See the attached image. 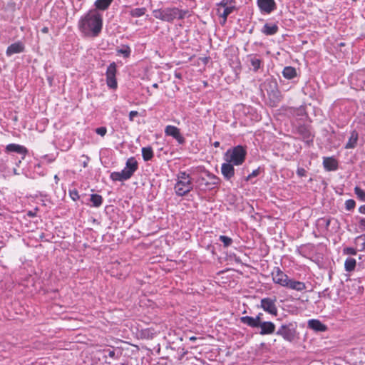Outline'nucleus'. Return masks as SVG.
Listing matches in <instances>:
<instances>
[{
    "instance_id": "1",
    "label": "nucleus",
    "mask_w": 365,
    "mask_h": 365,
    "mask_svg": "<svg viewBox=\"0 0 365 365\" xmlns=\"http://www.w3.org/2000/svg\"><path fill=\"white\" fill-rule=\"evenodd\" d=\"M103 18L96 9H91L78 22L80 31L86 36L96 37L101 32Z\"/></svg>"
},
{
    "instance_id": "2",
    "label": "nucleus",
    "mask_w": 365,
    "mask_h": 365,
    "mask_svg": "<svg viewBox=\"0 0 365 365\" xmlns=\"http://www.w3.org/2000/svg\"><path fill=\"white\" fill-rule=\"evenodd\" d=\"M197 176L195 180L197 187L203 191L212 190L217 187L220 179L214 174L202 168L197 169Z\"/></svg>"
},
{
    "instance_id": "3",
    "label": "nucleus",
    "mask_w": 365,
    "mask_h": 365,
    "mask_svg": "<svg viewBox=\"0 0 365 365\" xmlns=\"http://www.w3.org/2000/svg\"><path fill=\"white\" fill-rule=\"evenodd\" d=\"M153 15L163 21H171L175 19H184L189 15V11L180 10L178 8H166L154 10Z\"/></svg>"
},
{
    "instance_id": "4",
    "label": "nucleus",
    "mask_w": 365,
    "mask_h": 365,
    "mask_svg": "<svg viewBox=\"0 0 365 365\" xmlns=\"http://www.w3.org/2000/svg\"><path fill=\"white\" fill-rule=\"evenodd\" d=\"M138 165L135 158H128L125 163V168L120 172H113L110 174V178L113 181H124L130 179L138 170Z\"/></svg>"
},
{
    "instance_id": "5",
    "label": "nucleus",
    "mask_w": 365,
    "mask_h": 365,
    "mask_svg": "<svg viewBox=\"0 0 365 365\" xmlns=\"http://www.w3.org/2000/svg\"><path fill=\"white\" fill-rule=\"evenodd\" d=\"M138 165L135 158H128L125 163V168L120 172H113L110 174V178L113 181H124L130 179L138 170Z\"/></svg>"
},
{
    "instance_id": "6",
    "label": "nucleus",
    "mask_w": 365,
    "mask_h": 365,
    "mask_svg": "<svg viewBox=\"0 0 365 365\" xmlns=\"http://www.w3.org/2000/svg\"><path fill=\"white\" fill-rule=\"evenodd\" d=\"M261 89L267 91L269 98L273 106H276L282 101V96L278 88L277 82L274 78H272L266 79L261 85Z\"/></svg>"
},
{
    "instance_id": "7",
    "label": "nucleus",
    "mask_w": 365,
    "mask_h": 365,
    "mask_svg": "<svg viewBox=\"0 0 365 365\" xmlns=\"http://www.w3.org/2000/svg\"><path fill=\"white\" fill-rule=\"evenodd\" d=\"M247 151L245 148L241 145L234 147L229 149L225 154L226 162L232 163L235 165H242L246 158Z\"/></svg>"
},
{
    "instance_id": "8",
    "label": "nucleus",
    "mask_w": 365,
    "mask_h": 365,
    "mask_svg": "<svg viewBox=\"0 0 365 365\" xmlns=\"http://www.w3.org/2000/svg\"><path fill=\"white\" fill-rule=\"evenodd\" d=\"M250 323H251V328L257 329L259 328V334L261 335H269L275 333V325L272 322H264L257 324L258 322V319L255 321L253 319L249 320Z\"/></svg>"
},
{
    "instance_id": "9",
    "label": "nucleus",
    "mask_w": 365,
    "mask_h": 365,
    "mask_svg": "<svg viewBox=\"0 0 365 365\" xmlns=\"http://www.w3.org/2000/svg\"><path fill=\"white\" fill-rule=\"evenodd\" d=\"M232 1H220L217 4V14L222 18L221 24H225L227 16L236 9L235 6L231 5Z\"/></svg>"
},
{
    "instance_id": "10",
    "label": "nucleus",
    "mask_w": 365,
    "mask_h": 365,
    "mask_svg": "<svg viewBox=\"0 0 365 365\" xmlns=\"http://www.w3.org/2000/svg\"><path fill=\"white\" fill-rule=\"evenodd\" d=\"M277 298L265 297L262 298L260 301V305L257 307L262 308L267 313L277 316L278 314V309L276 305Z\"/></svg>"
},
{
    "instance_id": "11",
    "label": "nucleus",
    "mask_w": 365,
    "mask_h": 365,
    "mask_svg": "<svg viewBox=\"0 0 365 365\" xmlns=\"http://www.w3.org/2000/svg\"><path fill=\"white\" fill-rule=\"evenodd\" d=\"M292 324H282L275 334L281 336L284 340L292 341L294 339L295 330Z\"/></svg>"
},
{
    "instance_id": "12",
    "label": "nucleus",
    "mask_w": 365,
    "mask_h": 365,
    "mask_svg": "<svg viewBox=\"0 0 365 365\" xmlns=\"http://www.w3.org/2000/svg\"><path fill=\"white\" fill-rule=\"evenodd\" d=\"M192 180H178L175 185V191L177 195L184 196L192 190Z\"/></svg>"
},
{
    "instance_id": "13",
    "label": "nucleus",
    "mask_w": 365,
    "mask_h": 365,
    "mask_svg": "<svg viewBox=\"0 0 365 365\" xmlns=\"http://www.w3.org/2000/svg\"><path fill=\"white\" fill-rule=\"evenodd\" d=\"M116 72V64L113 62L107 68L106 73L107 86L112 89H115L118 86L117 81L115 78Z\"/></svg>"
},
{
    "instance_id": "14",
    "label": "nucleus",
    "mask_w": 365,
    "mask_h": 365,
    "mask_svg": "<svg viewBox=\"0 0 365 365\" xmlns=\"http://www.w3.org/2000/svg\"><path fill=\"white\" fill-rule=\"evenodd\" d=\"M271 274L273 282L282 287H284V284L289 279V277L279 267H274Z\"/></svg>"
},
{
    "instance_id": "15",
    "label": "nucleus",
    "mask_w": 365,
    "mask_h": 365,
    "mask_svg": "<svg viewBox=\"0 0 365 365\" xmlns=\"http://www.w3.org/2000/svg\"><path fill=\"white\" fill-rule=\"evenodd\" d=\"M165 133L167 135L172 136L180 144L185 143V138L181 135L180 129L175 126L167 125L165 129Z\"/></svg>"
},
{
    "instance_id": "16",
    "label": "nucleus",
    "mask_w": 365,
    "mask_h": 365,
    "mask_svg": "<svg viewBox=\"0 0 365 365\" xmlns=\"http://www.w3.org/2000/svg\"><path fill=\"white\" fill-rule=\"evenodd\" d=\"M5 151L7 153H16L20 154L21 155V159H24L28 153V150L26 149V148H25L23 145L15 143H11L7 145L5 148Z\"/></svg>"
},
{
    "instance_id": "17",
    "label": "nucleus",
    "mask_w": 365,
    "mask_h": 365,
    "mask_svg": "<svg viewBox=\"0 0 365 365\" xmlns=\"http://www.w3.org/2000/svg\"><path fill=\"white\" fill-rule=\"evenodd\" d=\"M297 133L300 135V138L307 143L313 141V136L311 130L307 125H301L297 128Z\"/></svg>"
},
{
    "instance_id": "18",
    "label": "nucleus",
    "mask_w": 365,
    "mask_h": 365,
    "mask_svg": "<svg viewBox=\"0 0 365 365\" xmlns=\"http://www.w3.org/2000/svg\"><path fill=\"white\" fill-rule=\"evenodd\" d=\"M286 288L293 289L297 292H302L307 289L306 284L303 282L297 281L289 277L287 282L284 284Z\"/></svg>"
},
{
    "instance_id": "19",
    "label": "nucleus",
    "mask_w": 365,
    "mask_h": 365,
    "mask_svg": "<svg viewBox=\"0 0 365 365\" xmlns=\"http://www.w3.org/2000/svg\"><path fill=\"white\" fill-rule=\"evenodd\" d=\"M25 50V46L21 41L15 42L8 46L6 54L7 56H11L16 53H20Z\"/></svg>"
},
{
    "instance_id": "20",
    "label": "nucleus",
    "mask_w": 365,
    "mask_h": 365,
    "mask_svg": "<svg viewBox=\"0 0 365 365\" xmlns=\"http://www.w3.org/2000/svg\"><path fill=\"white\" fill-rule=\"evenodd\" d=\"M232 163H225L222 165L221 172L224 178L229 180H230L235 175V168Z\"/></svg>"
},
{
    "instance_id": "21",
    "label": "nucleus",
    "mask_w": 365,
    "mask_h": 365,
    "mask_svg": "<svg viewBox=\"0 0 365 365\" xmlns=\"http://www.w3.org/2000/svg\"><path fill=\"white\" fill-rule=\"evenodd\" d=\"M257 5L263 14H270L277 9L275 1H257Z\"/></svg>"
},
{
    "instance_id": "22",
    "label": "nucleus",
    "mask_w": 365,
    "mask_h": 365,
    "mask_svg": "<svg viewBox=\"0 0 365 365\" xmlns=\"http://www.w3.org/2000/svg\"><path fill=\"white\" fill-rule=\"evenodd\" d=\"M323 165L325 170L328 171L336 170L338 168V163L336 160L332 157L324 158Z\"/></svg>"
},
{
    "instance_id": "23",
    "label": "nucleus",
    "mask_w": 365,
    "mask_h": 365,
    "mask_svg": "<svg viewBox=\"0 0 365 365\" xmlns=\"http://www.w3.org/2000/svg\"><path fill=\"white\" fill-rule=\"evenodd\" d=\"M308 326L310 329L317 331H324L327 330V327L317 319L309 320Z\"/></svg>"
},
{
    "instance_id": "24",
    "label": "nucleus",
    "mask_w": 365,
    "mask_h": 365,
    "mask_svg": "<svg viewBox=\"0 0 365 365\" xmlns=\"http://www.w3.org/2000/svg\"><path fill=\"white\" fill-rule=\"evenodd\" d=\"M278 30L279 27L277 24L267 23L263 26L262 32L267 36H271L277 34Z\"/></svg>"
},
{
    "instance_id": "25",
    "label": "nucleus",
    "mask_w": 365,
    "mask_h": 365,
    "mask_svg": "<svg viewBox=\"0 0 365 365\" xmlns=\"http://www.w3.org/2000/svg\"><path fill=\"white\" fill-rule=\"evenodd\" d=\"M359 134L356 130H353L351 133V135L346 144L345 145L346 149L354 148L357 145Z\"/></svg>"
},
{
    "instance_id": "26",
    "label": "nucleus",
    "mask_w": 365,
    "mask_h": 365,
    "mask_svg": "<svg viewBox=\"0 0 365 365\" xmlns=\"http://www.w3.org/2000/svg\"><path fill=\"white\" fill-rule=\"evenodd\" d=\"M282 76L284 78L291 80L297 76V72L296 68L292 66H285L282 71Z\"/></svg>"
},
{
    "instance_id": "27",
    "label": "nucleus",
    "mask_w": 365,
    "mask_h": 365,
    "mask_svg": "<svg viewBox=\"0 0 365 365\" xmlns=\"http://www.w3.org/2000/svg\"><path fill=\"white\" fill-rule=\"evenodd\" d=\"M142 156L145 161H149L154 156L153 150L150 146L143 147L142 148Z\"/></svg>"
},
{
    "instance_id": "28",
    "label": "nucleus",
    "mask_w": 365,
    "mask_h": 365,
    "mask_svg": "<svg viewBox=\"0 0 365 365\" xmlns=\"http://www.w3.org/2000/svg\"><path fill=\"white\" fill-rule=\"evenodd\" d=\"M262 316H263L262 313H259L255 317H249V316L242 317L240 318V322L242 324H246L248 327H251V323H250L249 320L251 319H253L254 321H255L257 319H258V322H257V324H259L262 322Z\"/></svg>"
},
{
    "instance_id": "29",
    "label": "nucleus",
    "mask_w": 365,
    "mask_h": 365,
    "mask_svg": "<svg viewBox=\"0 0 365 365\" xmlns=\"http://www.w3.org/2000/svg\"><path fill=\"white\" fill-rule=\"evenodd\" d=\"M90 200L92 202V206L96 207H100L103 203L102 196L98 194H92Z\"/></svg>"
},
{
    "instance_id": "30",
    "label": "nucleus",
    "mask_w": 365,
    "mask_h": 365,
    "mask_svg": "<svg viewBox=\"0 0 365 365\" xmlns=\"http://www.w3.org/2000/svg\"><path fill=\"white\" fill-rule=\"evenodd\" d=\"M356 259L354 258H347L344 263L345 269L347 272H351L355 269Z\"/></svg>"
},
{
    "instance_id": "31",
    "label": "nucleus",
    "mask_w": 365,
    "mask_h": 365,
    "mask_svg": "<svg viewBox=\"0 0 365 365\" xmlns=\"http://www.w3.org/2000/svg\"><path fill=\"white\" fill-rule=\"evenodd\" d=\"M111 1H95L94 9H96L100 13V11L106 10L110 5Z\"/></svg>"
},
{
    "instance_id": "32",
    "label": "nucleus",
    "mask_w": 365,
    "mask_h": 365,
    "mask_svg": "<svg viewBox=\"0 0 365 365\" xmlns=\"http://www.w3.org/2000/svg\"><path fill=\"white\" fill-rule=\"evenodd\" d=\"M262 61L259 58H256L255 56H252L250 58V63L253 67L254 71H257V70L260 68Z\"/></svg>"
},
{
    "instance_id": "33",
    "label": "nucleus",
    "mask_w": 365,
    "mask_h": 365,
    "mask_svg": "<svg viewBox=\"0 0 365 365\" xmlns=\"http://www.w3.org/2000/svg\"><path fill=\"white\" fill-rule=\"evenodd\" d=\"M354 193L360 200L365 202V191L364 190L356 186L354 187Z\"/></svg>"
},
{
    "instance_id": "34",
    "label": "nucleus",
    "mask_w": 365,
    "mask_h": 365,
    "mask_svg": "<svg viewBox=\"0 0 365 365\" xmlns=\"http://www.w3.org/2000/svg\"><path fill=\"white\" fill-rule=\"evenodd\" d=\"M145 8H136L130 11V14L135 17H140L145 14Z\"/></svg>"
},
{
    "instance_id": "35",
    "label": "nucleus",
    "mask_w": 365,
    "mask_h": 365,
    "mask_svg": "<svg viewBox=\"0 0 365 365\" xmlns=\"http://www.w3.org/2000/svg\"><path fill=\"white\" fill-rule=\"evenodd\" d=\"M219 240L220 242H222L224 245V247H227L230 246L232 243V238L225 236V235H220L219 237Z\"/></svg>"
},
{
    "instance_id": "36",
    "label": "nucleus",
    "mask_w": 365,
    "mask_h": 365,
    "mask_svg": "<svg viewBox=\"0 0 365 365\" xmlns=\"http://www.w3.org/2000/svg\"><path fill=\"white\" fill-rule=\"evenodd\" d=\"M118 52L119 53H121L124 56V57H128L130 54V48L129 46H123L122 48L118 50Z\"/></svg>"
},
{
    "instance_id": "37",
    "label": "nucleus",
    "mask_w": 365,
    "mask_h": 365,
    "mask_svg": "<svg viewBox=\"0 0 365 365\" xmlns=\"http://www.w3.org/2000/svg\"><path fill=\"white\" fill-rule=\"evenodd\" d=\"M356 206V202L354 200L349 199L345 202V207L347 210H352Z\"/></svg>"
},
{
    "instance_id": "38",
    "label": "nucleus",
    "mask_w": 365,
    "mask_h": 365,
    "mask_svg": "<svg viewBox=\"0 0 365 365\" xmlns=\"http://www.w3.org/2000/svg\"><path fill=\"white\" fill-rule=\"evenodd\" d=\"M9 160V159L4 160V159L0 160V172L1 173H6L8 170L9 167L6 164V162Z\"/></svg>"
},
{
    "instance_id": "39",
    "label": "nucleus",
    "mask_w": 365,
    "mask_h": 365,
    "mask_svg": "<svg viewBox=\"0 0 365 365\" xmlns=\"http://www.w3.org/2000/svg\"><path fill=\"white\" fill-rule=\"evenodd\" d=\"M191 180L190 175L185 172H180L178 175V180Z\"/></svg>"
},
{
    "instance_id": "40",
    "label": "nucleus",
    "mask_w": 365,
    "mask_h": 365,
    "mask_svg": "<svg viewBox=\"0 0 365 365\" xmlns=\"http://www.w3.org/2000/svg\"><path fill=\"white\" fill-rule=\"evenodd\" d=\"M260 173V169L259 168H257L256 170H254L247 177V179L246 180H250V179H252V178H255V177H257L259 175Z\"/></svg>"
},
{
    "instance_id": "41",
    "label": "nucleus",
    "mask_w": 365,
    "mask_h": 365,
    "mask_svg": "<svg viewBox=\"0 0 365 365\" xmlns=\"http://www.w3.org/2000/svg\"><path fill=\"white\" fill-rule=\"evenodd\" d=\"M96 133L101 136H104L107 133V129L106 127H99L96 129Z\"/></svg>"
},
{
    "instance_id": "42",
    "label": "nucleus",
    "mask_w": 365,
    "mask_h": 365,
    "mask_svg": "<svg viewBox=\"0 0 365 365\" xmlns=\"http://www.w3.org/2000/svg\"><path fill=\"white\" fill-rule=\"evenodd\" d=\"M69 194L73 200L76 201L79 199L78 192L76 190H70Z\"/></svg>"
},
{
    "instance_id": "43",
    "label": "nucleus",
    "mask_w": 365,
    "mask_h": 365,
    "mask_svg": "<svg viewBox=\"0 0 365 365\" xmlns=\"http://www.w3.org/2000/svg\"><path fill=\"white\" fill-rule=\"evenodd\" d=\"M344 252L346 255H355L356 254V251L353 247H346L344 250Z\"/></svg>"
},
{
    "instance_id": "44",
    "label": "nucleus",
    "mask_w": 365,
    "mask_h": 365,
    "mask_svg": "<svg viewBox=\"0 0 365 365\" xmlns=\"http://www.w3.org/2000/svg\"><path fill=\"white\" fill-rule=\"evenodd\" d=\"M297 174L299 176V177H304V176H306L307 175V171L304 168H299L297 170Z\"/></svg>"
},
{
    "instance_id": "45",
    "label": "nucleus",
    "mask_w": 365,
    "mask_h": 365,
    "mask_svg": "<svg viewBox=\"0 0 365 365\" xmlns=\"http://www.w3.org/2000/svg\"><path fill=\"white\" fill-rule=\"evenodd\" d=\"M359 227L361 231H365V218H360Z\"/></svg>"
},
{
    "instance_id": "46",
    "label": "nucleus",
    "mask_w": 365,
    "mask_h": 365,
    "mask_svg": "<svg viewBox=\"0 0 365 365\" xmlns=\"http://www.w3.org/2000/svg\"><path fill=\"white\" fill-rule=\"evenodd\" d=\"M138 115V112L135 110H132L129 113V120L130 121L134 120V117Z\"/></svg>"
},
{
    "instance_id": "47",
    "label": "nucleus",
    "mask_w": 365,
    "mask_h": 365,
    "mask_svg": "<svg viewBox=\"0 0 365 365\" xmlns=\"http://www.w3.org/2000/svg\"><path fill=\"white\" fill-rule=\"evenodd\" d=\"M106 352H108V356L110 358H115V352L114 350H110V349H108V351H106Z\"/></svg>"
},
{
    "instance_id": "48",
    "label": "nucleus",
    "mask_w": 365,
    "mask_h": 365,
    "mask_svg": "<svg viewBox=\"0 0 365 365\" xmlns=\"http://www.w3.org/2000/svg\"><path fill=\"white\" fill-rule=\"evenodd\" d=\"M362 240L364 242L362 243V245H363V248H364V246H365V238L364 237V236H359L358 237H356V240L358 241V240Z\"/></svg>"
},
{
    "instance_id": "49",
    "label": "nucleus",
    "mask_w": 365,
    "mask_h": 365,
    "mask_svg": "<svg viewBox=\"0 0 365 365\" xmlns=\"http://www.w3.org/2000/svg\"><path fill=\"white\" fill-rule=\"evenodd\" d=\"M359 212L360 213H361V214H364L365 215V205H361V207H359Z\"/></svg>"
},
{
    "instance_id": "50",
    "label": "nucleus",
    "mask_w": 365,
    "mask_h": 365,
    "mask_svg": "<svg viewBox=\"0 0 365 365\" xmlns=\"http://www.w3.org/2000/svg\"><path fill=\"white\" fill-rule=\"evenodd\" d=\"M23 159H19L17 161H16L15 164L16 166H19V165L21 163V161H22Z\"/></svg>"
},
{
    "instance_id": "51",
    "label": "nucleus",
    "mask_w": 365,
    "mask_h": 365,
    "mask_svg": "<svg viewBox=\"0 0 365 365\" xmlns=\"http://www.w3.org/2000/svg\"><path fill=\"white\" fill-rule=\"evenodd\" d=\"M43 33H48V29L47 27H43L41 30Z\"/></svg>"
},
{
    "instance_id": "52",
    "label": "nucleus",
    "mask_w": 365,
    "mask_h": 365,
    "mask_svg": "<svg viewBox=\"0 0 365 365\" xmlns=\"http://www.w3.org/2000/svg\"><path fill=\"white\" fill-rule=\"evenodd\" d=\"M213 145L215 147V148H218L220 146V142L218 141H216L213 143Z\"/></svg>"
},
{
    "instance_id": "53",
    "label": "nucleus",
    "mask_w": 365,
    "mask_h": 365,
    "mask_svg": "<svg viewBox=\"0 0 365 365\" xmlns=\"http://www.w3.org/2000/svg\"><path fill=\"white\" fill-rule=\"evenodd\" d=\"M28 215L30 216V217H34V216H35V213L33 212L32 211H29L28 212Z\"/></svg>"
},
{
    "instance_id": "54",
    "label": "nucleus",
    "mask_w": 365,
    "mask_h": 365,
    "mask_svg": "<svg viewBox=\"0 0 365 365\" xmlns=\"http://www.w3.org/2000/svg\"><path fill=\"white\" fill-rule=\"evenodd\" d=\"M54 180H55L56 182V183H58V180H59V178H58V175H56L54 176Z\"/></svg>"
},
{
    "instance_id": "55",
    "label": "nucleus",
    "mask_w": 365,
    "mask_h": 365,
    "mask_svg": "<svg viewBox=\"0 0 365 365\" xmlns=\"http://www.w3.org/2000/svg\"><path fill=\"white\" fill-rule=\"evenodd\" d=\"M13 173L14 175H19V173L17 172V170L16 168H14Z\"/></svg>"
},
{
    "instance_id": "56",
    "label": "nucleus",
    "mask_w": 365,
    "mask_h": 365,
    "mask_svg": "<svg viewBox=\"0 0 365 365\" xmlns=\"http://www.w3.org/2000/svg\"><path fill=\"white\" fill-rule=\"evenodd\" d=\"M153 88H158V83H154V84H153Z\"/></svg>"
},
{
    "instance_id": "57",
    "label": "nucleus",
    "mask_w": 365,
    "mask_h": 365,
    "mask_svg": "<svg viewBox=\"0 0 365 365\" xmlns=\"http://www.w3.org/2000/svg\"><path fill=\"white\" fill-rule=\"evenodd\" d=\"M190 340H195V339H196V337H195V336H192V337H190Z\"/></svg>"
},
{
    "instance_id": "58",
    "label": "nucleus",
    "mask_w": 365,
    "mask_h": 365,
    "mask_svg": "<svg viewBox=\"0 0 365 365\" xmlns=\"http://www.w3.org/2000/svg\"><path fill=\"white\" fill-rule=\"evenodd\" d=\"M175 76H176L177 78H180V75L179 73H176V74H175Z\"/></svg>"
},
{
    "instance_id": "59",
    "label": "nucleus",
    "mask_w": 365,
    "mask_h": 365,
    "mask_svg": "<svg viewBox=\"0 0 365 365\" xmlns=\"http://www.w3.org/2000/svg\"><path fill=\"white\" fill-rule=\"evenodd\" d=\"M83 167L84 168L87 167V163L86 162L83 163Z\"/></svg>"
},
{
    "instance_id": "60",
    "label": "nucleus",
    "mask_w": 365,
    "mask_h": 365,
    "mask_svg": "<svg viewBox=\"0 0 365 365\" xmlns=\"http://www.w3.org/2000/svg\"><path fill=\"white\" fill-rule=\"evenodd\" d=\"M120 365H125L124 364H120Z\"/></svg>"
}]
</instances>
